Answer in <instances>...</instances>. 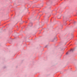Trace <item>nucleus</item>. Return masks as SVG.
<instances>
[{"mask_svg":"<svg viewBox=\"0 0 77 77\" xmlns=\"http://www.w3.org/2000/svg\"><path fill=\"white\" fill-rule=\"evenodd\" d=\"M68 54V53H66V54Z\"/></svg>","mask_w":77,"mask_h":77,"instance_id":"obj_2","label":"nucleus"},{"mask_svg":"<svg viewBox=\"0 0 77 77\" xmlns=\"http://www.w3.org/2000/svg\"><path fill=\"white\" fill-rule=\"evenodd\" d=\"M72 51V52H73V50H72V49H71V50H70V51Z\"/></svg>","mask_w":77,"mask_h":77,"instance_id":"obj_1","label":"nucleus"},{"mask_svg":"<svg viewBox=\"0 0 77 77\" xmlns=\"http://www.w3.org/2000/svg\"><path fill=\"white\" fill-rule=\"evenodd\" d=\"M30 24H31V23H30Z\"/></svg>","mask_w":77,"mask_h":77,"instance_id":"obj_3","label":"nucleus"}]
</instances>
